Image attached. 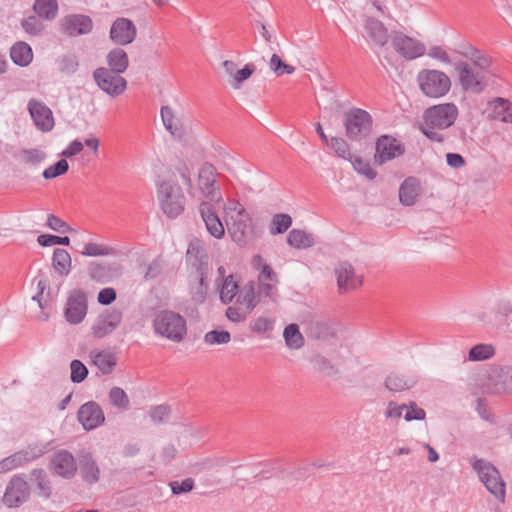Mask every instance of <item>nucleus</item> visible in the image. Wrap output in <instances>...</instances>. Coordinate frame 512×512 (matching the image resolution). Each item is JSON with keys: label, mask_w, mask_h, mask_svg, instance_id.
<instances>
[{"label": "nucleus", "mask_w": 512, "mask_h": 512, "mask_svg": "<svg viewBox=\"0 0 512 512\" xmlns=\"http://www.w3.org/2000/svg\"><path fill=\"white\" fill-rule=\"evenodd\" d=\"M459 110L454 103H442L427 108L423 113L422 133L431 141L443 143L447 136L444 133L458 118Z\"/></svg>", "instance_id": "f257e3e1"}, {"label": "nucleus", "mask_w": 512, "mask_h": 512, "mask_svg": "<svg viewBox=\"0 0 512 512\" xmlns=\"http://www.w3.org/2000/svg\"><path fill=\"white\" fill-rule=\"evenodd\" d=\"M152 324L157 335L175 343L182 342L187 335L186 319L172 310H161L156 314Z\"/></svg>", "instance_id": "f03ea898"}, {"label": "nucleus", "mask_w": 512, "mask_h": 512, "mask_svg": "<svg viewBox=\"0 0 512 512\" xmlns=\"http://www.w3.org/2000/svg\"><path fill=\"white\" fill-rule=\"evenodd\" d=\"M226 219L228 233L232 240L239 246L248 243L251 235V218L244 206L237 201L232 202L228 208Z\"/></svg>", "instance_id": "7ed1b4c3"}, {"label": "nucleus", "mask_w": 512, "mask_h": 512, "mask_svg": "<svg viewBox=\"0 0 512 512\" xmlns=\"http://www.w3.org/2000/svg\"><path fill=\"white\" fill-rule=\"evenodd\" d=\"M157 197L163 213L171 219L182 214L185 209V196L178 183L162 181L157 187Z\"/></svg>", "instance_id": "20e7f679"}, {"label": "nucleus", "mask_w": 512, "mask_h": 512, "mask_svg": "<svg viewBox=\"0 0 512 512\" xmlns=\"http://www.w3.org/2000/svg\"><path fill=\"white\" fill-rule=\"evenodd\" d=\"M420 91L429 98L445 96L451 89V80L443 71L422 69L416 77Z\"/></svg>", "instance_id": "39448f33"}, {"label": "nucleus", "mask_w": 512, "mask_h": 512, "mask_svg": "<svg viewBox=\"0 0 512 512\" xmlns=\"http://www.w3.org/2000/svg\"><path fill=\"white\" fill-rule=\"evenodd\" d=\"M343 124L351 141H361L370 134L373 119L366 110L354 107L343 114Z\"/></svg>", "instance_id": "423d86ee"}, {"label": "nucleus", "mask_w": 512, "mask_h": 512, "mask_svg": "<svg viewBox=\"0 0 512 512\" xmlns=\"http://www.w3.org/2000/svg\"><path fill=\"white\" fill-rule=\"evenodd\" d=\"M473 469L478 473L480 481L486 489L500 502H505V482L498 469L484 459H475L472 462Z\"/></svg>", "instance_id": "0eeeda50"}, {"label": "nucleus", "mask_w": 512, "mask_h": 512, "mask_svg": "<svg viewBox=\"0 0 512 512\" xmlns=\"http://www.w3.org/2000/svg\"><path fill=\"white\" fill-rule=\"evenodd\" d=\"M458 81L463 90L475 94L483 92L487 86L486 75L480 70L473 68L465 61L454 63Z\"/></svg>", "instance_id": "6e6552de"}, {"label": "nucleus", "mask_w": 512, "mask_h": 512, "mask_svg": "<svg viewBox=\"0 0 512 512\" xmlns=\"http://www.w3.org/2000/svg\"><path fill=\"white\" fill-rule=\"evenodd\" d=\"M93 79L97 86L111 97H117L127 89V81L121 73L99 67L93 72Z\"/></svg>", "instance_id": "1a4fd4ad"}, {"label": "nucleus", "mask_w": 512, "mask_h": 512, "mask_svg": "<svg viewBox=\"0 0 512 512\" xmlns=\"http://www.w3.org/2000/svg\"><path fill=\"white\" fill-rule=\"evenodd\" d=\"M48 469L55 476L71 480L77 474L78 463L70 451L60 449L50 457Z\"/></svg>", "instance_id": "9d476101"}, {"label": "nucleus", "mask_w": 512, "mask_h": 512, "mask_svg": "<svg viewBox=\"0 0 512 512\" xmlns=\"http://www.w3.org/2000/svg\"><path fill=\"white\" fill-rule=\"evenodd\" d=\"M30 493V486L24 475H14L7 483L2 502L8 508H18L29 499Z\"/></svg>", "instance_id": "9b49d317"}, {"label": "nucleus", "mask_w": 512, "mask_h": 512, "mask_svg": "<svg viewBox=\"0 0 512 512\" xmlns=\"http://www.w3.org/2000/svg\"><path fill=\"white\" fill-rule=\"evenodd\" d=\"M390 37L393 49L406 60H414L426 53L424 43L403 32L392 31Z\"/></svg>", "instance_id": "f8f14e48"}, {"label": "nucleus", "mask_w": 512, "mask_h": 512, "mask_svg": "<svg viewBox=\"0 0 512 512\" xmlns=\"http://www.w3.org/2000/svg\"><path fill=\"white\" fill-rule=\"evenodd\" d=\"M216 168L210 163H204L198 174V187L208 202L218 203L222 199L220 186L216 180Z\"/></svg>", "instance_id": "ddd939ff"}, {"label": "nucleus", "mask_w": 512, "mask_h": 512, "mask_svg": "<svg viewBox=\"0 0 512 512\" xmlns=\"http://www.w3.org/2000/svg\"><path fill=\"white\" fill-rule=\"evenodd\" d=\"M338 290L341 294L356 290L363 285V276L357 275L348 261H342L335 267Z\"/></svg>", "instance_id": "4468645a"}, {"label": "nucleus", "mask_w": 512, "mask_h": 512, "mask_svg": "<svg viewBox=\"0 0 512 512\" xmlns=\"http://www.w3.org/2000/svg\"><path fill=\"white\" fill-rule=\"evenodd\" d=\"M87 314V297L83 290L74 289L70 292L64 315L70 324L81 323Z\"/></svg>", "instance_id": "2eb2a0df"}, {"label": "nucleus", "mask_w": 512, "mask_h": 512, "mask_svg": "<svg viewBox=\"0 0 512 512\" xmlns=\"http://www.w3.org/2000/svg\"><path fill=\"white\" fill-rule=\"evenodd\" d=\"M27 109L35 127L42 132H50L55 126L52 110L42 101L32 98Z\"/></svg>", "instance_id": "dca6fc26"}, {"label": "nucleus", "mask_w": 512, "mask_h": 512, "mask_svg": "<svg viewBox=\"0 0 512 512\" xmlns=\"http://www.w3.org/2000/svg\"><path fill=\"white\" fill-rule=\"evenodd\" d=\"M109 36L114 44L125 46L135 40L137 28L132 20L125 17H118L111 25Z\"/></svg>", "instance_id": "f3484780"}, {"label": "nucleus", "mask_w": 512, "mask_h": 512, "mask_svg": "<svg viewBox=\"0 0 512 512\" xmlns=\"http://www.w3.org/2000/svg\"><path fill=\"white\" fill-rule=\"evenodd\" d=\"M61 30L72 37L89 34L93 29L91 17L83 14H71L60 21Z\"/></svg>", "instance_id": "a211bd4d"}, {"label": "nucleus", "mask_w": 512, "mask_h": 512, "mask_svg": "<svg viewBox=\"0 0 512 512\" xmlns=\"http://www.w3.org/2000/svg\"><path fill=\"white\" fill-rule=\"evenodd\" d=\"M405 152L404 147L393 137L382 135L376 142L375 162L379 165Z\"/></svg>", "instance_id": "6ab92c4d"}, {"label": "nucleus", "mask_w": 512, "mask_h": 512, "mask_svg": "<svg viewBox=\"0 0 512 512\" xmlns=\"http://www.w3.org/2000/svg\"><path fill=\"white\" fill-rule=\"evenodd\" d=\"M77 419L85 430H92L105 421V416L98 403L88 401L79 408Z\"/></svg>", "instance_id": "aec40b11"}, {"label": "nucleus", "mask_w": 512, "mask_h": 512, "mask_svg": "<svg viewBox=\"0 0 512 512\" xmlns=\"http://www.w3.org/2000/svg\"><path fill=\"white\" fill-rule=\"evenodd\" d=\"M186 260L195 272H209V256L201 240L194 238L190 241Z\"/></svg>", "instance_id": "412c9836"}, {"label": "nucleus", "mask_w": 512, "mask_h": 512, "mask_svg": "<svg viewBox=\"0 0 512 512\" xmlns=\"http://www.w3.org/2000/svg\"><path fill=\"white\" fill-rule=\"evenodd\" d=\"M198 210L207 231L213 237L221 239L225 235V228L212 202L202 201L199 204Z\"/></svg>", "instance_id": "4be33fe9"}, {"label": "nucleus", "mask_w": 512, "mask_h": 512, "mask_svg": "<svg viewBox=\"0 0 512 512\" xmlns=\"http://www.w3.org/2000/svg\"><path fill=\"white\" fill-rule=\"evenodd\" d=\"M77 463L81 479L86 484L93 485L100 480V467L91 452L81 451L78 455Z\"/></svg>", "instance_id": "5701e85b"}, {"label": "nucleus", "mask_w": 512, "mask_h": 512, "mask_svg": "<svg viewBox=\"0 0 512 512\" xmlns=\"http://www.w3.org/2000/svg\"><path fill=\"white\" fill-rule=\"evenodd\" d=\"M122 267L118 263L93 261L88 266L89 277L98 283H108L121 274Z\"/></svg>", "instance_id": "b1692460"}, {"label": "nucleus", "mask_w": 512, "mask_h": 512, "mask_svg": "<svg viewBox=\"0 0 512 512\" xmlns=\"http://www.w3.org/2000/svg\"><path fill=\"white\" fill-rule=\"evenodd\" d=\"M122 313L119 310H110L99 316L97 322L92 327L93 335L97 338H103L112 333L120 324Z\"/></svg>", "instance_id": "393cba45"}, {"label": "nucleus", "mask_w": 512, "mask_h": 512, "mask_svg": "<svg viewBox=\"0 0 512 512\" xmlns=\"http://www.w3.org/2000/svg\"><path fill=\"white\" fill-rule=\"evenodd\" d=\"M487 119L512 123V103L502 97L494 98L488 103Z\"/></svg>", "instance_id": "a878e982"}, {"label": "nucleus", "mask_w": 512, "mask_h": 512, "mask_svg": "<svg viewBox=\"0 0 512 512\" xmlns=\"http://www.w3.org/2000/svg\"><path fill=\"white\" fill-rule=\"evenodd\" d=\"M32 485L37 490V495L44 499H50L52 496L51 480L43 468H35L30 472L29 477Z\"/></svg>", "instance_id": "bb28decb"}, {"label": "nucleus", "mask_w": 512, "mask_h": 512, "mask_svg": "<svg viewBox=\"0 0 512 512\" xmlns=\"http://www.w3.org/2000/svg\"><path fill=\"white\" fill-rule=\"evenodd\" d=\"M208 275L209 272H195L193 280L190 282V296L196 304L204 303L207 298Z\"/></svg>", "instance_id": "cd10ccee"}, {"label": "nucleus", "mask_w": 512, "mask_h": 512, "mask_svg": "<svg viewBox=\"0 0 512 512\" xmlns=\"http://www.w3.org/2000/svg\"><path fill=\"white\" fill-rule=\"evenodd\" d=\"M161 118L165 128L174 138L182 140L185 137L183 124L179 118L175 117L173 109L170 106H162Z\"/></svg>", "instance_id": "c85d7f7f"}, {"label": "nucleus", "mask_w": 512, "mask_h": 512, "mask_svg": "<svg viewBox=\"0 0 512 512\" xmlns=\"http://www.w3.org/2000/svg\"><path fill=\"white\" fill-rule=\"evenodd\" d=\"M420 193V182L415 177H408L400 185L399 200L403 205L411 206L415 204Z\"/></svg>", "instance_id": "c756f323"}, {"label": "nucleus", "mask_w": 512, "mask_h": 512, "mask_svg": "<svg viewBox=\"0 0 512 512\" xmlns=\"http://www.w3.org/2000/svg\"><path fill=\"white\" fill-rule=\"evenodd\" d=\"M365 30L377 45L383 47L387 43L388 30L381 21L368 17L365 21Z\"/></svg>", "instance_id": "7c9ffc66"}, {"label": "nucleus", "mask_w": 512, "mask_h": 512, "mask_svg": "<svg viewBox=\"0 0 512 512\" xmlns=\"http://www.w3.org/2000/svg\"><path fill=\"white\" fill-rule=\"evenodd\" d=\"M108 70L123 74L129 66L127 53L120 47H116L108 52L106 56Z\"/></svg>", "instance_id": "2f4dec72"}, {"label": "nucleus", "mask_w": 512, "mask_h": 512, "mask_svg": "<svg viewBox=\"0 0 512 512\" xmlns=\"http://www.w3.org/2000/svg\"><path fill=\"white\" fill-rule=\"evenodd\" d=\"M10 57L16 65L25 67L32 62L33 52L26 42L19 41L11 47Z\"/></svg>", "instance_id": "473e14b6"}, {"label": "nucleus", "mask_w": 512, "mask_h": 512, "mask_svg": "<svg viewBox=\"0 0 512 512\" xmlns=\"http://www.w3.org/2000/svg\"><path fill=\"white\" fill-rule=\"evenodd\" d=\"M415 377H406L398 373H391L385 379V387L393 392H402L415 386Z\"/></svg>", "instance_id": "72a5a7b5"}, {"label": "nucleus", "mask_w": 512, "mask_h": 512, "mask_svg": "<svg viewBox=\"0 0 512 512\" xmlns=\"http://www.w3.org/2000/svg\"><path fill=\"white\" fill-rule=\"evenodd\" d=\"M93 363L103 374H110L117 365V356L109 351L91 352Z\"/></svg>", "instance_id": "f704fd0d"}, {"label": "nucleus", "mask_w": 512, "mask_h": 512, "mask_svg": "<svg viewBox=\"0 0 512 512\" xmlns=\"http://www.w3.org/2000/svg\"><path fill=\"white\" fill-rule=\"evenodd\" d=\"M71 256L67 250L56 248L53 252L52 265L61 276H67L71 271Z\"/></svg>", "instance_id": "c9c22d12"}, {"label": "nucleus", "mask_w": 512, "mask_h": 512, "mask_svg": "<svg viewBox=\"0 0 512 512\" xmlns=\"http://www.w3.org/2000/svg\"><path fill=\"white\" fill-rule=\"evenodd\" d=\"M287 242L290 246L297 249H306L312 247L315 243L314 236L304 230L292 229L288 236Z\"/></svg>", "instance_id": "e433bc0d"}, {"label": "nucleus", "mask_w": 512, "mask_h": 512, "mask_svg": "<svg viewBox=\"0 0 512 512\" xmlns=\"http://www.w3.org/2000/svg\"><path fill=\"white\" fill-rule=\"evenodd\" d=\"M236 304L244 308L248 313H251L257 306L258 299L255 295L253 282L248 283L240 290Z\"/></svg>", "instance_id": "4c0bfd02"}, {"label": "nucleus", "mask_w": 512, "mask_h": 512, "mask_svg": "<svg viewBox=\"0 0 512 512\" xmlns=\"http://www.w3.org/2000/svg\"><path fill=\"white\" fill-rule=\"evenodd\" d=\"M33 10L42 19L54 20L58 14V2L57 0H35Z\"/></svg>", "instance_id": "58836bf2"}, {"label": "nucleus", "mask_w": 512, "mask_h": 512, "mask_svg": "<svg viewBox=\"0 0 512 512\" xmlns=\"http://www.w3.org/2000/svg\"><path fill=\"white\" fill-rule=\"evenodd\" d=\"M286 345L291 349H300L304 345V337L297 324H289L283 333Z\"/></svg>", "instance_id": "ea45409f"}, {"label": "nucleus", "mask_w": 512, "mask_h": 512, "mask_svg": "<svg viewBox=\"0 0 512 512\" xmlns=\"http://www.w3.org/2000/svg\"><path fill=\"white\" fill-rule=\"evenodd\" d=\"M239 289L238 282L234 279L232 274L224 279L220 288V300L224 304H229L235 298Z\"/></svg>", "instance_id": "a19ab883"}, {"label": "nucleus", "mask_w": 512, "mask_h": 512, "mask_svg": "<svg viewBox=\"0 0 512 512\" xmlns=\"http://www.w3.org/2000/svg\"><path fill=\"white\" fill-rule=\"evenodd\" d=\"M463 57L470 59L472 62L470 65L482 71L484 75H486L491 66V59L479 50L473 51L470 49L468 52L463 53Z\"/></svg>", "instance_id": "79ce46f5"}, {"label": "nucleus", "mask_w": 512, "mask_h": 512, "mask_svg": "<svg viewBox=\"0 0 512 512\" xmlns=\"http://www.w3.org/2000/svg\"><path fill=\"white\" fill-rule=\"evenodd\" d=\"M495 354V348L492 344H477L473 346L468 354V359L473 362L485 361L492 358Z\"/></svg>", "instance_id": "37998d69"}, {"label": "nucleus", "mask_w": 512, "mask_h": 512, "mask_svg": "<svg viewBox=\"0 0 512 512\" xmlns=\"http://www.w3.org/2000/svg\"><path fill=\"white\" fill-rule=\"evenodd\" d=\"M292 225V218L288 214H275L270 223V233L272 235L282 234L286 232Z\"/></svg>", "instance_id": "c03bdc74"}, {"label": "nucleus", "mask_w": 512, "mask_h": 512, "mask_svg": "<svg viewBox=\"0 0 512 512\" xmlns=\"http://www.w3.org/2000/svg\"><path fill=\"white\" fill-rule=\"evenodd\" d=\"M84 256H107L116 255L117 250L109 245H101L97 243H88L81 252Z\"/></svg>", "instance_id": "a18cd8bd"}, {"label": "nucleus", "mask_w": 512, "mask_h": 512, "mask_svg": "<svg viewBox=\"0 0 512 512\" xmlns=\"http://www.w3.org/2000/svg\"><path fill=\"white\" fill-rule=\"evenodd\" d=\"M309 334L312 338L326 340L333 336L330 325L324 321H315L311 323Z\"/></svg>", "instance_id": "49530a36"}, {"label": "nucleus", "mask_w": 512, "mask_h": 512, "mask_svg": "<svg viewBox=\"0 0 512 512\" xmlns=\"http://www.w3.org/2000/svg\"><path fill=\"white\" fill-rule=\"evenodd\" d=\"M58 69L61 73L70 75L77 71L79 66V61L76 55L69 54L63 55L57 60Z\"/></svg>", "instance_id": "de8ad7c7"}, {"label": "nucleus", "mask_w": 512, "mask_h": 512, "mask_svg": "<svg viewBox=\"0 0 512 512\" xmlns=\"http://www.w3.org/2000/svg\"><path fill=\"white\" fill-rule=\"evenodd\" d=\"M47 452V445L44 444H35L30 445L26 449L19 451V454L21 455V459L23 460L24 464L27 462L34 461L41 456H43Z\"/></svg>", "instance_id": "09e8293b"}, {"label": "nucleus", "mask_w": 512, "mask_h": 512, "mask_svg": "<svg viewBox=\"0 0 512 512\" xmlns=\"http://www.w3.org/2000/svg\"><path fill=\"white\" fill-rule=\"evenodd\" d=\"M109 399L113 406L120 409H128L130 405L126 392L120 387H113L109 392Z\"/></svg>", "instance_id": "8fccbe9b"}, {"label": "nucleus", "mask_w": 512, "mask_h": 512, "mask_svg": "<svg viewBox=\"0 0 512 512\" xmlns=\"http://www.w3.org/2000/svg\"><path fill=\"white\" fill-rule=\"evenodd\" d=\"M353 168L368 179H374L377 175L376 171L371 168L369 162L358 156H350L348 159Z\"/></svg>", "instance_id": "3c124183"}, {"label": "nucleus", "mask_w": 512, "mask_h": 512, "mask_svg": "<svg viewBox=\"0 0 512 512\" xmlns=\"http://www.w3.org/2000/svg\"><path fill=\"white\" fill-rule=\"evenodd\" d=\"M255 71V65L252 63L246 64L242 69L236 70L232 77L231 85L234 89H240L242 83L251 77Z\"/></svg>", "instance_id": "603ef678"}, {"label": "nucleus", "mask_w": 512, "mask_h": 512, "mask_svg": "<svg viewBox=\"0 0 512 512\" xmlns=\"http://www.w3.org/2000/svg\"><path fill=\"white\" fill-rule=\"evenodd\" d=\"M23 30L32 36L40 35L44 30L43 23L36 16H29L22 20Z\"/></svg>", "instance_id": "864d4df0"}, {"label": "nucleus", "mask_w": 512, "mask_h": 512, "mask_svg": "<svg viewBox=\"0 0 512 512\" xmlns=\"http://www.w3.org/2000/svg\"><path fill=\"white\" fill-rule=\"evenodd\" d=\"M231 340V335L228 331L222 330H212L207 332L204 335V342L208 345H215V344H227Z\"/></svg>", "instance_id": "5fc2aeb1"}, {"label": "nucleus", "mask_w": 512, "mask_h": 512, "mask_svg": "<svg viewBox=\"0 0 512 512\" xmlns=\"http://www.w3.org/2000/svg\"><path fill=\"white\" fill-rule=\"evenodd\" d=\"M269 65H270L271 70L277 76H282L284 74H292L295 71L294 66L283 62L282 59L277 54H273L271 56Z\"/></svg>", "instance_id": "6e6d98bb"}, {"label": "nucleus", "mask_w": 512, "mask_h": 512, "mask_svg": "<svg viewBox=\"0 0 512 512\" xmlns=\"http://www.w3.org/2000/svg\"><path fill=\"white\" fill-rule=\"evenodd\" d=\"M71 369V381L74 383H81L88 375V369L80 360H73L70 364Z\"/></svg>", "instance_id": "4d7b16f0"}, {"label": "nucleus", "mask_w": 512, "mask_h": 512, "mask_svg": "<svg viewBox=\"0 0 512 512\" xmlns=\"http://www.w3.org/2000/svg\"><path fill=\"white\" fill-rule=\"evenodd\" d=\"M69 165L65 159L57 161L54 165L49 166L43 171V177L45 179H53L60 175L65 174L68 171Z\"/></svg>", "instance_id": "13d9d810"}, {"label": "nucleus", "mask_w": 512, "mask_h": 512, "mask_svg": "<svg viewBox=\"0 0 512 512\" xmlns=\"http://www.w3.org/2000/svg\"><path fill=\"white\" fill-rule=\"evenodd\" d=\"M37 241L40 246L48 247L53 245L68 246L70 244V238L67 236L61 237L51 234H42L38 236Z\"/></svg>", "instance_id": "bf43d9fd"}, {"label": "nucleus", "mask_w": 512, "mask_h": 512, "mask_svg": "<svg viewBox=\"0 0 512 512\" xmlns=\"http://www.w3.org/2000/svg\"><path fill=\"white\" fill-rule=\"evenodd\" d=\"M330 146L340 158L348 160L349 157L352 156L350 154L349 145L343 138L332 137Z\"/></svg>", "instance_id": "052dcab7"}, {"label": "nucleus", "mask_w": 512, "mask_h": 512, "mask_svg": "<svg viewBox=\"0 0 512 512\" xmlns=\"http://www.w3.org/2000/svg\"><path fill=\"white\" fill-rule=\"evenodd\" d=\"M405 409L407 410V412L404 415V419L407 422H410L413 420H424L426 417L425 410L418 407L414 401H411L408 404H406Z\"/></svg>", "instance_id": "680f3d73"}, {"label": "nucleus", "mask_w": 512, "mask_h": 512, "mask_svg": "<svg viewBox=\"0 0 512 512\" xmlns=\"http://www.w3.org/2000/svg\"><path fill=\"white\" fill-rule=\"evenodd\" d=\"M24 464L19 452L0 461V473H6Z\"/></svg>", "instance_id": "e2e57ef3"}, {"label": "nucleus", "mask_w": 512, "mask_h": 512, "mask_svg": "<svg viewBox=\"0 0 512 512\" xmlns=\"http://www.w3.org/2000/svg\"><path fill=\"white\" fill-rule=\"evenodd\" d=\"M46 225L50 229H52L58 233H67V232H70L73 230L69 226V224H67L65 221H63L62 219H60L58 216H56L54 214L48 215Z\"/></svg>", "instance_id": "0e129e2a"}, {"label": "nucleus", "mask_w": 512, "mask_h": 512, "mask_svg": "<svg viewBox=\"0 0 512 512\" xmlns=\"http://www.w3.org/2000/svg\"><path fill=\"white\" fill-rule=\"evenodd\" d=\"M170 487L172 490V493L175 495H179L182 493H188L193 490L195 482L192 478H185L181 482L179 481H172L170 482Z\"/></svg>", "instance_id": "69168bd1"}, {"label": "nucleus", "mask_w": 512, "mask_h": 512, "mask_svg": "<svg viewBox=\"0 0 512 512\" xmlns=\"http://www.w3.org/2000/svg\"><path fill=\"white\" fill-rule=\"evenodd\" d=\"M273 321L267 317H258L250 323V329L254 333H264L272 330Z\"/></svg>", "instance_id": "338daca9"}, {"label": "nucleus", "mask_w": 512, "mask_h": 512, "mask_svg": "<svg viewBox=\"0 0 512 512\" xmlns=\"http://www.w3.org/2000/svg\"><path fill=\"white\" fill-rule=\"evenodd\" d=\"M427 55L430 58L438 60L445 64H452L451 58L449 57L447 51L441 46H432L429 48Z\"/></svg>", "instance_id": "774afa93"}]
</instances>
